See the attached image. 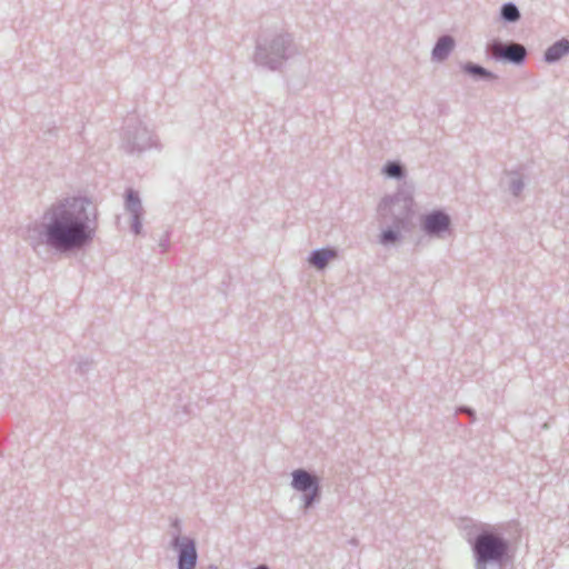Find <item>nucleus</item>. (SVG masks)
Masks as SVG:
<instances>
[{
    "label": "nucleus",
    "mask_w": 569,
    "mask_h": 569,
    "mask_svg": "<svg viewBox=\"0 0 569 569\" xmlns=\"http://www.w3.org/2000/svg\"><path fill=\"white\" fill-rule=\"evenodd\" d=\"M84 199L67 200L51 209L46 224L47 242L59 250L81 248L89 243L96 231L90 226Z\"/></svg>",
    "instance_id": "nucleus-1"
},
{
    "label": "nucleus",
    "mask_w": 569,
    "mask_h": 569,
    "mask_svg": "<svg viewBox=\"0 0 569 569\" xmlns=\"http://www.w3.org/2000/svg\"><path fill=\"white\" fill-rule=\"evenodd\" d=\"M507 550V546L498 536L489 532L480 535L475 543V551L480 562L499 560Z\"/></svg>",
    "instance_id": "nucleus-2"
},
{
    "label": "nucleus",
    "mask_w": 569,
    "mask_h": 569,
    "mask_svg": "<svg viewBox=\"0 0 569 569\" xmlns=\"http://www.w3.org/2000/svg\"><path fill=\"white\" fill-rule=\"evenodd\" d=\"M449 217L442 212H435L427 216L423 220V228L430 233L440 232L449 227Z\"/></svg>",
    "instance_id": "nucleus-3"
},
{
    "label": "nucleus",
    "mask_w": 569,
    "mask_h": 569,
    "mask_svg": "<svg viewBox=\"0 0 569 569\" xmlns=\"http://www.w3.org/2000/svg\"><path fill=\"white\" fill-rule=\"evenodd\" d=\"M493 54L507 58L513 62H520L525 58L526 50L520 44H510L506 48L500 44H496L493 47Z\"/></svg>",
    "instance_id": "nucleus-4"
},
{
    "label": "nucleus",
    "mask_w": 569,
    "mask_h": 569,
    "mask_svg": "<svg viewBox=\"0 0 569 569\" xmlns=\"http://www.w3.org/2000/svg\"><path fill=\"white\" fill-rule=\"evenodd\" d=\"M196 548L194 543L190 540L182 545L179 557L180 569H193L196 566Z\"/></svg>",
    "instance_id": "nucleus-5"
},
{
    "label": "nucleus",
    "mask_w": 569,
    "mask_h": 569,
    "mask_svg": "<svg viewBox=\"0 0 569 569\" xmlns=\"http://www.w3.org/2000/svg\"><path fill=\"white\" fill-rule=\"evenodd\" d=\"M292 485L297 490L307 491L308 489L315 487L316 481L312 476L303 470H297L293 472Z\"/></svg>",
    "instance_id": "nucleus-6"
},
{
    "label": "nucleus",
    "mask_w": 569,
    "mask_h": 569,
    "mask_svg": "<svg viewBox=\"0 0 569 569\" xmlns=\"http://www.w3.org/2000/svg\"><path fill=\"white\" fill-rule=\"evenodd\" d=\"M333 258H336V251L330 249H322L312 253L310 257V263L318 269H322Z\"/></svg>",
    "instance_id": "nucleus-7"
},
{
    "label": "nucleus",
    "mask_w": 569,
    "mask_h": 569,
    "mask_svg": "<svg viewBox=\"0 0 569 569\" xmlns=\"http://www.w3.org/2000/svg\"><path fill=\"white\" fill-rule=\"evenodd\" d=\"M569 52V41L561 40L551 46L546 52L547 61H556Z\"/></svg>",
    "instance_id": "nucleus-8"
},
{
    "label": "nucleus",
    "mask_w": 569,
    "mask_h": 569,
    "mask_svg": "<svg viewBox=\"0 0 569 569\" xmlns=\"http://www.w3.org/2000/svg\"><path fill=\"white\" fill-rule=\"evenodd\" d=\"M453 47V40L450 37H442L437 42L433 49V58L438 60L445 59Z\"/></svg>",
    "instance_id": "nucleus-9"
},
{
    "label": "nucleus",
    "mask_w": 569,
    "mask_h": 569,
    "mask_svg": "<svg viewBox=\"0 0 569 569\" xmlns=\"http://www.w3.org/2000/svg\"><path fill=\"white\" fill-rule=\"evenodd\" d=\"M502 16L508 21H516L519 18V11L513 4H505Z\"/></svg>",
    "instance_id": "nucleus-10"
},
{
    "label": "nucleus",
    "mask_w": 569,
    "mask_h": 569,
    "mask_svg": "<svg viewBox=\"0 0 569 569\" xmlns=\"http://www.w3.org/2000/svg\"><path fill=\"white\" fill-rule=\"evenodd\" d=\"M127 207L133 213H138V211L140 209V200L133 191H130L127 196Z\"/></svg>",
    "instance_id": "nucleus-11"
},
{
    "label": "nucleus",
    "mask_w": 569,
    "mask_h": 569,
    "mask_svg": "<svg viewBox=\"0 0 569 569\" xmlns=\"http://www.w3.org/2000/svg\"><path fill=\"white\" fill-rule=\"evenodd\" d=\"M386 173L390 177H400L401 174V168L399 164L397 163H389L387 167H386Z\"/></svg>",
    "instance_id": "nucleus-12"
},
{
    "label": "nucleus",
    "mask_w": 569,
    "mask_h": 569,
    "mask_svg": "<svg viewBox=\"0 0 569 569\" xmlns=\"http://www.w3.org/2000/svg\"><path fill=\"white\" fill-rule=\"evenodd\" d=\"M396 239H397V234H396V232H393L391 230H387L381 234L382 243L393 242Z\"/></svg>",
    "instance_id": "nucleus-13"
},
{
    "label": "nucleus",
    "mask_w": 569,
    "mask_h": 569,
    "mask_svg": "<svg viewBox=\"0 0 569 569\" xmlns=\"http://www.w3.org/2000/svg\"><path fill=\"white\" fill-rule=\"evenodd\" d=\"M473 71L477 72V73H482V69L481 68H475Z\"/></svg>",
    "instance_id": "nucleus-14"
},
{
    "label": "nucleus",
    "mask_w": 569,
    "mask_h": 569,
    "mask_svg": "<svg viewBox=\"0 0 569 569\" xmlns=\"http://www.w3.org/2000/svg\"><path fill=\"white\" fill-rule=\"evenodd\" d=\"M134 228H136V233H139V222L138 221L136 222Z\"/></svg>",
    "instance_id": "nucleus-15"
},
{
    "label": "nucleus",
    "mask_w": 569,
    "mask_h": 569,
    "mask_svg": "<svg viewBox=\"0 0 569 569\" xmlns=\"http://www.w3.org/2000/svg\"><path fill=\"white\" fill-rule=\"evenodd\" d=\"M311 503V499H308L306 502V507H308Z\"/></svg>",
    "instance_id": "nucleus-16"
},
{
    "label": "nucleus",
    "mask_w": 569,
    "mask_h": 569,
    "mask_svg": "<svg viewBox=\"0 0 569 569\" xmlns=\"http://www.w3.org/2000/svg\"><path fill=\"white\" fill-rule=\"evenodd\" d=\"M258 569H267L264 566L259 567Z\"/></svg>",
    "instance_id": "nucleus-17"
}]
</instances>
